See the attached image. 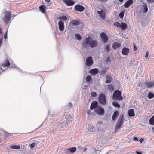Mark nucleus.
Masks as SVG:
<instances>
[{
  "instance_id": "nucleus-1",
  "label": "nucleus",
  "mask_w": 154,
  "mask_h": 154,
  "mask_svg": "<svg viewBox=\"0 0 154 154\" xmlns=\"http://www.w3.org/2000/svg\"><path fill=\"white\" fill-rule=\"evenodd\" d=\"M91 38L89 36L84 41L82 45V47L84 49H88L90 46L91 48L97 46L98 42L96 40H92Z\"/></svg>"
},
{
  "instance_id": "nucleus-2",
  "label": "nucleus",
  "mask_w": 154,
  "mask_h": 154,
  "mask_svg": "<svg viewBox=\"0 0 154 154\" xmlns=\"http://www.w3.org/2000/svg\"><path fill=\"white\" fill-rule=\"evenodd\" d=\"M66 121H63L59 124L58 126L61 129H65L68 127L70 123L73 120V118L69 114H66L65 116Z\"/></svg>"
},
{
  "instance_id": "nucleus-3",
  "label": "nucleus",
  "mask_w": 154,
  "mask_h": 154,
  "mask_svg": "<svg viewBox=\"0 0 154 154\" xmlns=\"http://www.w3.org/2000/svg\"><path fill=\"white\" fill-rule=\"evenodd\" d=\"M148 10L147 6L145 4L139 6L137 8L138 12L141 14L142 13V14H141L142 15H143V13H146L148 11Z\"/></svg>"
},
{
  "instance_id": "nucleus-4",
  "label": "nucleus",
  "mask_w": 154,
  "mask_h": 154,
  "mask_svg": "<svg viewBox=\"0 0 154 154\" xmlns=\"http://www.w3.org/2000/svg\"><path fill=\"white\" fill-rule=\"evenodd\" d=\"M4 15V17L2 18V20L6 24H7L10 21L11 14L9 11H6Z\"/></svg>"
},
{
  "instance_id": "nucleus-5",
  "label": "nucleus",
  "mask_w": 154,
  "mask_h": 154,
  "mask_svg": "<svg viewBox=\"0 0 154 154\" xmlns=\"http://www.w3.org/2000/svg\"><path fill=\"white\" fill-rule=\"evenodd\" d=\"M124 122V115L123 114L121 115L118 119L116 125L115 127V131L120 128Z\"/></svg>"
},
{
  "instance_id": "nucleus-6",
  "label": "nucleus",
  "mask_w": 154,
  "mask_h": 154,
  "mask_svg": "<svg viewBox=\"0 0 154 154\" xmlns=\"http://www.w3.org/2000/svg\"><path fill=\"white\" fill-rule=\"evenodd\" d=\"M98 101L100 104L103 105L106 104V100L105 94H104L102 93L100 94L98 97Z\"/></svg>"
},
{
  "instance_id": "nucleus-7",
  "label": "nucleus",
  "mask_w": 154,
  "mask_h": 154,
  "mask_svg": "<svg viewBox=\"0 0 154 154\" xmlns=\"http://www.w3.org/2000/svg\"><path fill=\"white\" fill-rule=\"evenodd\" d=\"M113 97L116 100H122V97L121 96V91L119 90L115 91L113 94Z\"/></svg>"
},
{
  "instance_id": "nucleus-8",
  "label": "nucleus",
  "mask_w": 154,
  "mask_h": 154,
  "mask_svg": "<svg viewBox=\"0 0 154 154\" xmlns=\"http://www.w3.org/2000/svg\"><path fill=\"white\" fill-rule=\"evenodd\" d=\"M94 112L96 114L100 115H104L105 112L104 109L100 106H99L96 108Z\"/></svg>"
},
{
  "instance_id": "nucleus-9",
  "label": "nucleus",
  "mask_w": 154,
  "mask_h": 154,
  "mask_svg": "<svg viewBox=\"0 0 154 154\" xmlns=\"http://www.w3.org/2000/svg\"><path fill=\"white\" fill-rule=\"evenodd\" d=\"M100 35L102 41L103 43L105 44L108 41V37L104 32L101 33Z\"/></svg>"
},
{
  "instance_id": "nucleus-10",
  "label": "nucleus",
  "mask_w": 154,
  "mask_h": 154,
  "mask_svg": "<svg viewBox=\"0 0 154 154\" xmlns=\"http://www.w3.org/2000/svg\"><path fill=\"white\" fill-rule=\"evenodd\" d=\"M93 60L91 56L88 57L86 58L85 64L87 66H91L93 64Z\"/></svg>"
},
{
  "instance_id": "nucleus-11",
  "label": "nucleus",
  "mask_w": 154,
  "mask_h": 154,
  "mask_svg": "<svg viewBox=\"0 0 154 154\" xmlns=\"http://www.w3.org/2000/svg\"><path fill=\"white\" fill-rule=\"evenodd\" d=\"M74 9L76 11L81 12L85 10V8L82 5H77L75 6Z\"/></svg>"
},
{
  "instance_id": "nucleus-12",
  "label": "nucleus",
  "mask_w": 154,
  "mask_h": 154,
  "mask_svg": "<svg viewBox=\"0 0 154 154\" xmlns=\"http://www.w3.org/2000/svg\"><path fill=\"white\" fill-rule=\"evenodd\" d=\"M97 14H99L101 19L104 20L105 18L106 12L103 10H101L100 11H97Z\"/></svg>"
},
{
  "instance_id": "nucleus-13",
  "label": "nucleus",
  "mask_w": 154,
  "mask_h": 154,
  "mask_svg": "<svg viewBox=\"0 0 154 154\" xmlns=\"http://www.w3.org/2000/svg\"><path fill=\"white\" fill-rule=\"evenodd\" d=\"M140 14H139L138 15L139 16V20H141V24L143 26H144L146 24V20L145 19H144V14H143V15L140 16Z\"/></svg>"
},
{
  "instance_id": "nucleus-14",
  "label": "nucleus",
  "mask_w": 154,
  "mask_h": 154,
  "mask_svg": "<svg viewBox=\"0 0 154 154\" xmlns=\"http://www.w3.org/2000/svg\"><path fill=\"white\" fill-rule=\"evenodd\" d=\"M59 30L61 32L63 31L64 29V22L61 21H60L58 23Z\"/></svg>"
},
{
  "instance_id": "nucleus-15",
  "label": "nucleus",
  "mask_w": 154,
  "mask_h": 154,
  "mask_svg": "<svg viewBox=\"0 0 154 154\" xmlns=\"http://www.w3.org/2000/svg\"><path fill=\"white\" fill-rule=\"evenodd\" d=\"M98 105V103L97 101H94L92 102L90 106V109L91 110L95 109L96 107L99 106Z\"/></svg>"
},
{
  "instance_id": "nucleus-16",
  "label": "nucleus",
  "mask_w": 154,
  "mask_h": 154,
  "mask_svg": "<svg viewBox=\"0 0 154 154\" xmlns=\"http://www.w3.org/2000/svg\"><path fill=\"white\" fill-rule=\"evenodd\" d=\"M146 87L147 88H150L154 87V81H146Z\"/></svg>"
},
{
  "instance_id": "nucleus-17",
  "label": "nucleus",
  "mask_w": 154,
  "mask_h": 154,
  "mask_svg": "<svg viewBox=\"0 0 154 154\" xmlns=\"http://www.w3.org/2000/svg\"><path fill=\"white\" fill-rule=\"evenodd\" d=\"M129 51V49L126 47H123L122 50V53L124 55H127Z\"/></svg>"
},
{
  "instance_id": "nucleus-18",
  "label": "nucleus",
  "mask_w": 154,
  "mask_h": 154,
  "mask_svg": "<svg viewBox=\"0 0 154 154\" xmlns=\"http://www.w3.org/2000/svg\"><path fill=\"white\" fill-rule=\"evenodd\" d=\"M133 0H128L126 2L124 5V6L126 8H128L133 3Z\"/></svg>"
},
{
  "instance_id": "nucleus-19",
  "label": "nucleus",
  "mask_w": 154,
  "mask_h": 154,
  "mask_svg": "<svg viewBox=\"0 0 154 154\" xmlns=\"http://www.w3.org/2000/svg\"><path fill=\"white\" fill-rule=\"evenodd\" d=\"M121 45L120 43L117 42H114L112 44V48L113 49L115 50L120 47Z\"/></svg>"
},
{
  "instance_id": "nucleus-20",
  "label": "nucleus",
  "mask_w": 154,
  "mask_h": 154,
  "mask_svg": "<svg viewBox=\"0 0 154 154\" xmlns=\"http://www.w3.org/2000/svg\"><path fill=\"white\" fill-rule=\"evenodd\" d=\"M64 2L68 6L73 5L75 4V2L72 0H64Z\"/></svg>"
},
{
  "instance_id": "nucleus-21",
  "label": "nucleus",
  "mask_w": 154,
  "mask_h": 154,
  "mask_svg": "<svg viewBox=\"0 0 154 154\" xmlns=\"http://www.w3.org/2000/svg\"><path fill=\"white\" fill-rule=\"evenodd\" d=\"M99 72V69L97 68H94L91 69L90 72V73L91 74L94 75L97 74Z\"/></svg>"
},
{
  "instance_id": "nucleus-22",
  "label": "nucleus",
  "mask_w": 154,
  "mask_h": 154,
  "mask_svg": "<svg viewBox=\"0 0 154 154\" xmlns=\"http://www.w3.org/2000/svg\"><path fill=\"white\" fill-rule=\"evenodd\" d=\"M10 65V62L8 60H5V62L1 64L2 66L4 67H8Z\"/></svg>"
},
{
  "instance_id": "nucleus-23",
  "label": "nucleus",
  "mask_w": 154,
  "mask_h": 154,
  "mask_svg": "<svg viewBox=\"0 0 154 154\" xmlns=\"http://www.w3.org/2000/svg\"><path fill=\"white\" fill-rule=\"evenodd\" d=\"M70 24H72L74 26H77L80 24V21L79 20H73L70 21Z\"/></svg>"
},
{
  "instance_id": "nucleus-24",
  "label": "nucleus",
  "mask_w": 154,
  "mask_h": 154,
  "mask_svg": "<svg viewBox=\"0 0 154 154\" xmlns=\"http://www.w3.org/2000/svg\"><path fill=\"white\" fill-rule=\"evenodd\" d=\"M128 116L130 117H133L134 116V110L133 109H131L128 111Z\"/></svg>"
},
{
  "instance_id": "nucleus-25",
  "label": "nucleus",
  "mask_w": 154,
  "mask_h": 154,
  "mask_svg": "<svg viewBox=\"0 0 154 154\" xmlns=\"http://www.w3.org/2000/svg\"><path fill=\"white\" fill-rule=\"evenodd\" d=\"M119 115V112L118 111L115 112L112 116V119L113 121H115Z\"/></svg>"
},
{
  "instance_id": "nucleus-26",
  "label": "nucleus",
  "mask_w": 154,
  "mask_h": 154,
  "mask_svg": "<svg viewBox=\"0 0 154 154\" xmlns=\"http://www.w3.org/2000/svg\"><path fill=\"white\" fill-rule=\"evenodd\" d=\"M120 27L121 29L123 31L126 30L127 29V26L125 23L121 22Z\"/></svg>"
},
{
  "instance_id": "nucleus-27",
  "label": "nucleus",
  "mask_w": 154,
  "mask_h": 154,
  "mask_svg": "<svg viewBox=\"0 0 154 154\" xmlns=\"http://www.w3.org/2000/svg\"><path fill=\"white\" fill-rule=\"evenodd\" d=\"M106 80L105 81V83H109L111 82L112 81V77L110 75H106Z\"/></svg>"
},
{
  "instance_id": "nucleus-28",
  "label": "nucleus",
  "mask_w": 154,
  "mask_h": 154,
  "mask_svg": "<svg viewBox=\"0 0 154 154\" xmlns=\"http://www.w3.org/2000/svg\"><path fill=\"white\" fill-rule=\"evenodd\" d=\"M146 81L144 82H142L140 84V88L143 90L147 89L146 87Z\"/></svg>"
},
{
  "instance_id": "nucleus-29",
  "label": "nucleus",
  "mask_w": 154,
  "mask_h": 154,
  "mask_svg": "<svg viewBox=\"0 0 154 154\" xmlns=\"http://www.w3.org/2000/svg\"><path fill=\"white\" fill-rule=\"evenodd\" d=\"M39 8L42 13H44L45 12V6L44 5L40 6Z\"/></svg>"
},
{
  "instance_id": "nucleus-30",
  "label": "nucleus",
  "mask_w": 154,
  "mask_h": 154,
  "mask_svg": "<svg viewBox=\"0 0 154 154\" xmlns=\"http://www.w3.org/2000/svg\"><path fill=\"white\" fill-rule=\"evenodd\" d=\"M112 105L115 107L119 108L120 107V105L119 103L116 101H113L112 103Z\"/></svg>"
},
{
  "instance_id": "nucleus-31",
  "label": "nucleus",
  "mask_w": 154,
  "mask_h": 154,
  "mask_svg": "<svg viewBox=\"0 0 154 154\" xmlns=\"http://www.w3.org/2000/svg\"><path fill=\"white\" fill-rule=\"evenodd\" d=\"M149 123L151 125H154V115L150 119Z\"/></svg>"
},
{
  "instance_id": "nucleus-32",
  "label": "nucleus",
  "mask_w": 154,
  "mask_h": 154,
  "mask_svg": "<svg viewBox=\"0 0 154 154\" xmlns=\"http://www.w3.org/2000/svg\"><path fill=\"white\" fill-rule=\"evenodd\" d=\"M86 80L87 82L90 83L91 81V77L90 75H88L86 77Z\"/></svg>"
},
{
  "instance_id": "nucleus-33",
  "label": "nucleus",
  "mask_w": 154,
  "mask_h": 154,
  "mask_svg": "<svg viewBox=\"0 0 154 154\" xmlns=\"http://www.w3.org/2000/svg\"><path fill=\"white\" fill-rule=\"evenodd\" d=\"M58 19L63 21H66L67 19V17L65 16H63L59 17H58Z\"/></svg>"
},
{
  "instance_id": "nucleus-34",
  "label": "nucleus",
  "mask_w": 154,
  "mask_h": 154,
  "mask_svg": "<svg viewBox=\"0 0 154 154\" xmlns=\"http://www.w3.org/2000/svg\"><path fill=\"white\" fill-rule=\"evenodd\" d=\"M68 150L70 151L71 153L74 152L76 150V148L75 147H72L68 149Z\"/></svg>"
},
{
  "instance_id": "nucleus-35",
  "label": "nucleus",
  "mask_w": 154,
  "mask_h": 154,
  "mask_svg": "<svg viewBox=\"0 0 154 154\" xmlns=\"http://www.w3.org/2000/svg\"><path fill=\"white\" fill-rule=\"evenodd\" d=\"M154 97V94L152 92H149L148 95V97L149 99L152 98Z\"/></svg>"
},
{
  "instance_id": "nucleus-36",
  "label": "nucleus",
  "mask_w": 154,
  "mask_h": 154,
  "mask_svg": "<svg viewBox=\"0 0 154 154\" xmlns=\"http://www.w3.org/2000/svg\"><path fill=\"white\" fill-rule=\"evenodd\" d=\"M10 148L12 149H18L20 148L19 145H12L10 146Z\"/></svg>"
},
{
  "instance_id": "nucleus-37",
  "label": "nucleus",
  "mask_w": 154,
  "mask_h": 154,
  "mask_svg": "<svg viewBox=\"0 0 154 154\" xmlns=\"http://www.w3.org/2000/svg\"><path fill=\"white\" fill-rule=\"evenodd\" d=\"M75 37L79 41L81 40L82 38V36L79 34H76L75 35Z\"/></svg>"
},
{
  "instance_id": "nucleus-38",
  "label": "nucleus",
  "mask_w": 154,
  "mask_h": 154,
  "mask_svg": "<svg viewBox=\"0 0 154 154\" xmlns=\"http://www.w3.org/2000/svg\"><path fill=\"white\" fill-rule=\"evenodd\" d=\"M88 130L90 132H93L94 130V127L90 126L88 128Z\"/></svg>"
},
{
  "instance_id": "nucleus-39",
  "label": "nucleus",
  "mask_w": 154,
  "mask_h": 154,
  "mask_svg": "<svg viewBox=\"0 0 154 154\" xmlns=\"http://www.w3.org/2000/svg\"><path fill=\"white\" fill-rule=\"evenodd\" d=\"M105 50L107 52H109L110 51V45H106L105 47Z\"/></svg>"
},
{
  "instance_id": "nucleus-40",
  "label": "nucleus",
  "mask_w": 154,
  "mask_h": 154,
  "mask_svg": "<svg viewBox=\"0 0 154 154\" xmlns=\"http://www.w3.org/2000/svg\"><path fill=\"white\" fill-rule=\"evenodd\" d=\"M3 34L0 33V47L2 45V41L3 39Z\"/></svg>"
},
{
  "instance_id": "nucleus-41",
  "label": "nucleus",
  "mask_w": 154,
  "mask_h": 154,
  "mask_svg": "<svg viewBox=\"0 0 154 154\" xmlns=\"http://www.w3.org/2000/svg\"><path fill=\"white\" fill-rule=\"evenodd\" d=\"M91 95L93 97H95L97 95V94L95 92H91Z\"/></svg>"
},
{
  "instance_id": "nucleus-42",
  "label": "nucleus",
  "mask_w": 154,
  "mask_h": 154,
  "mask_svg": "<svg viewBox=\"0 0 154 154\" xmlns=\"http://www.w3.org/2000/svg\"><path fill=\"white\" fill-rule=\"evenodd\" d=\"M114 25L118 27H120L121 24L119 22H116L114 23Z\"/></svg>"
},
{
  "instance_id": "nucleus-43",
  "label": "nucleus",
  "mask_w": 154,
  "mask_h": 154,
  "mask_svg": "<svg viewBox=\"0 0 154 154\" xmlns=\"http://www.w3.org/2000/svg\"><path fill=\"white\" fill-rule=\"evenodd\" d=\"M35 144L36 143H33L30 145L29 146H30V148L32 149V148H33L35 146Z\"/></svg>"
},
{
  "instance_id": "nucleus-44",
  "label": "nucleus",
  "mask_w": 154,
  "mask_h": 154,
  "mask_svg": "<svg viewBox=\"0 0 154 154\" xmlns=\"http://www.w3.org/2000/svg\"><path fill=\"white\" fill-rule=\"evenodd\" d=\"M124 15V13H123L122 12L120 13L119 14V17L121 18H122L123 17Z\"/></svg>"
},
{
  "instance_id": "nucleus-45",
  "label": "nucleus",
  "mask_w": 154,
  "mask_h": 154,
  "mask_svg": "<svg viewBox=\"0 0 154 154\" xmlns=\"http://www.w3.org/2000/svg\"><path fill=\"white\" fill-rule=\"evenodd\" d=\"M106 71L105 70H102L100 72V74L101 75H104L105 73L106 72Z\"/></svg>"
},
{
  "instance_id": "nucleus-46",
  "label": "nucleus",
  "mask_w": 154,
  "mask_h": 154,
  "mask_svg": "<svg viewBox=\"0 0 154 154\" xmlns=\"http://www.w3.org/2000/svg\"><path fill=\"white\" fill-rule=\"evenodd\" d=\"M149 3L152 4L154 2V0H147Z\"/></svg>"
},
{
  "instance_id": "nucleus-47",
  "label": "nucleus",
  "mask_w": 154,
  "mask_h": 154,
  "mask_svg": "<svg viewBox=\"0 0 154 154\" xmlns=\"http://www.w3.org/2000/svg\"><path fill=\"white\" fill-rule=\"evenodd\" d=\"M133 46H134L133 50H134V51H136L137 50V47H136V45L134 44Z\"/></svg>"
},
{
  "instance_id": "nucleus-48",
  "label": "nucleus",
  "mask_w": 154,
  "mask_h": 154,
  "mask_svg": "<svg viewBox=\"0 0 154 154\" xmlns=\"http://www.w3.org/2000/svg\"><path fill=\"white\" fill-rule=\"evenodd\" d=\"M149 53L148 52H146V54L145 56V57L146 58H147L148 56Z\"/></svg>"
},
{
  "instance_id": "nucleus-49",
  "label": "nucleus",
  "mask_w": 154,
  "mask_h": 154,
  "mask_svg": "<svg viewBox=\"0 0 154 154\" xmlns=\"http://www.w3.org/2000/svg\"><path fill=\"white\" fill-rule=\"evenodd\" d=\"M7 32L6 31V33L4 34V38L5 39H7Z\"/></svg>"
},
{
  "instance_id": "nucleus-50",
  "label": "nucleus",
  "mask_w": 154,
  "mask_h": 154,
  "mask_svg": "<svg viewBox=\"0 0 154 154\" xmlns=\"http://www.w3.org/2000/svg\"><path fill=\"white\" fill-rule=\"evenodd\" d=\"M144 140L143 138H141L140 139L139 141L140 143H141L144 141Z\"/></svg>"
},
{
  "instance_id": "nucleus-51",
  "label": "nucleus",
  "mask_w": 154,
  "mask_h": 154,
  "mask_svg": "<svg viewBox=\"0 0 154 154\" xmlns=\"http://www.w3.org/2000/svg\"><path fill=\"white\" fill-rule=\"evenodd\" d=\"M133 140L135 141H138V138L136 137H134V138Z\"/></svg>"
},
{
  "instance_id": "nucleus-52",
  "label": "nucleus",
  "mask_w": 154,
  "mask_h": 154,
  "mask_svg": "<svg viewBox=\"0 0 154 154\" xmlns=\"http://www.w3.org/2000/svg\"><path fill=\"white\" fill-rule=\"evenodd\" d=\"M137 154H142V153L140 151H136V152Z\"/></svg>"
},
{
  "instance_id": "nucleus-53",
  "label": "nucleus",
  "mask_w": 154,
  "mask_h": 154,
  "mask_svg": "<svg viewBox=\"0 0 154 154\" xmlns=\"http://www.w3.org/2000/svg\"><path fill=\"white\" fill-rule=\"evenodd\" d=\"M82 149L83 150L84 152H85L87 150V148H82Z\"/></svg>"
},
{
  "instance_id": "nucleus-54",
  "label": "nucleus",
  "mask_w": 154,
  "mask_h": 154,
  "mask_svg": "<svg viewBox=\"0 0 154 154\" xmlns=\"http://www.w3.org/2000/svg\"><path fill=\"white\" fill-rule=\"evenodd\" d=\"M108 0H99L100 2H106Z\"/></svg>"
},
{
  "instance_id": "nucleus-55",
  "label": "nucleus",
  "mask_w": 154,
  "mask_h": 154,
  "mask_svg": "<svg viewBox=\"0 0 154 154\" xmlns=\"http://www.w3.org/2000/svg\"><path fill=\"white\" fill-rule=\"evenodd\" d=\"M45 1L46 2L48 3V4H49V3L50 2V0H45Z\"/></svg>"
},
{
  "instance_id": "nucleus-56",
  "label": "nucleus",
  "mask_w": 154,
  "mask_h": 154,
  "mask_svg": "<svg viewBox=\"0 0 154 154\" xmlns=\"http://www.w3.org/2000/svg\"><path fill=\"white\" fill-rule=\"evenodd\" d=\"M141 83L142 82H140V83H138V84H137V86H139V87H140V84H141Z\"/></svg>"
},
{
  "instance_id": "nucleus-57",
  "label": "nucleus",
  "mask_w": 154,
  "mask_h": 154,
  "mask_svg": "<svg viewBox=\"0 0 154 154\" xmlns=\"http://www.w3.org/2000/svg\"><path fill=\"white\" fill-rule=\"evenodd\" d=\"M8 134L9 136H11L12 135V134L11 133H8Z\"/></svg>"
},
{
  "instance_id": "nucleus-58",
  "label": "nucleus",
  "mask_w": 154,
  "mask_h": 154,
  "mask_svg": "<svg viewBox=\"0 0 154 154\" xmlns=\"http://www.w3.org/2000/svg\"><path fill=\"white\" fill-rule=\"evenodd\" d=\"M84 87H85L84 88H85V89H87V86H85H85H84Z\"/></svg>"
},
{
  "instance_id": "nucleus-59",
  "label": "nucleus",
  "mask_w": 154,
  "mask_h": 154,
  "mask_svg": "<svg viewBox=\"0 0 154 154\" xmlns=\"http://www.w3.org/2000/svg\"><path fill=\"white\" fill-rule=\"evenodd\" d=\"M152 129L153 130V131L154 132V127L152 128Z\"/></svg>"
},
{
  "instance_id": "nucleus-60",
  "label": "nucleus",
  "mask_w": 154,
  "mask_h": 154,
  "mask_svg": "<svg viewBox=\"0 0 154 154\" xmlns=\"http://www.w3.org/2000/svg\"><path fill=\"white\" fill-rule=\"evenodd\" d=\"M109 57H108V58H107V59H106V61H107V62L108 61H109Z\"/></svg>"
},
{
  "instance_id": "nucleus-61",
  "label": "nucleus",
  "mask_w": 154,
  "mask_h": 154,
  "mask_svg": "<svg viewBox=\"0 0 154 154\" xmlns=\"http://www.w3.org/2000/svg\"><path fill=\"white\" fill-rule=\"evenodd\" d=\"M124 0H119V1H120V2H122Z\"/></svg>"
},
{
  "instance_id": "nucleus-62",
  "label": "nucleus",
  "mask_w": 154,
  "mask_h": 154,
  "mask_svg": "<svg viewBox=\"0 0 154 154\" xmlns=\"http://www.w3.org/2000/svg\"><path fill=\"white\" fill-rule=\"evenodd\" d=\"M69 105H70H70L71 106V105H72V103H69Z\"/></svg>"
},
{
  "instance_id": "nucleus-63",
  "label": "nucleus",
  "mask_w": 154,
  "mask_h": 154,
  "mask_svg": "<svg viewBox=\"0 0 154 154\" xmlns=\"http://www.w3.org/2000/svg\"><path fill=\"white\" fill-rule=\"evenodd\" d=\"M102 123V122H100V124H101Z\"/></svg>"
},
{
  "instance_id": "nucleus-64",
  "label": "nucleus",
  "mask_w": 154,
  "mask_h": 154,
  "mask_svg": "<svg viewBox=\"0 0 154 154\" xmlns=\"http://www.w3.org/2000/svg\"><path fill=\"white\" fill-rule=\"evenodd\" d=\"M105 154H109V153L108 152H107Z\"/></svg>"
}]
</instances>
